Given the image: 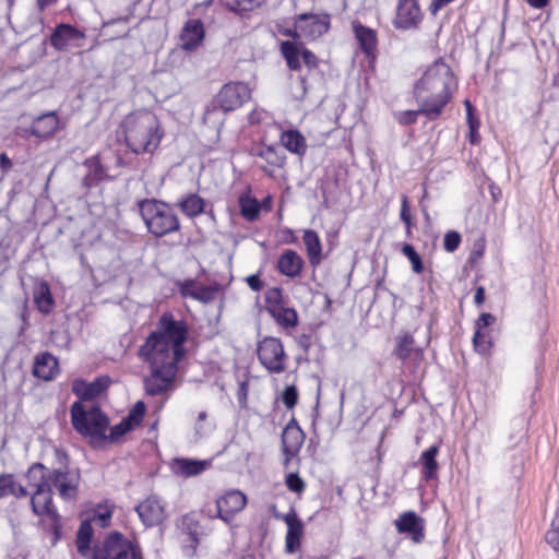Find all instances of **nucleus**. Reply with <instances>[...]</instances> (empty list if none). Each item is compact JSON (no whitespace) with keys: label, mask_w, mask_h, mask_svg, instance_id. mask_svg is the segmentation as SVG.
Here are the masks:
<instances>
[{"label":"nucleus","mask_w":559,"mask_h":559,"mask_svg":"<svg viewBox=\"0 0 559 559\" xmlns=\"http://www.w3.org/2000/svg\"><path fill=\"white\" fill-rule=\"evenodd\" d=\"M145 409L146 407L144 402L138 401L130 409L128 415L122 419L126 420L129 425H131V427L134 429L142 423L145 415Z\"/></svg>","instance_id":"43"},{"label":"nucleus","mask_w":559,"mask_h":559,"mask_svg":"<svg viewBox=\"0 0 559 559\" xmlns=\"http://www.w3.org/2000/svg\"><path fill=\"white\" fill-rule=\"evenodd\" d=\"M71 421L80 435L91 439L93 445L107 440L109 419L99 406L86 411L80 402H74L71 406Z\"/></svg>","instance_id":"8"},{"label":"nucleus","mask_w":559,"mask_h":559,"mask_svg":"<svg viewBox=\"0 0 559 559\" xmlns=\"http://www.w3.org/2000/svg\"><path fill=\"white\" fill-rule=\"evenodd\" d=\"M33 373L45 381L52 380L59 373L57 358L48 352L40 353L35 357Z\"/></svg>","instance_id":"24"},{"label":"nucleus","mask_w":559,"mask_h":559,"mask_svg":"<svg viewBox=\"0 0 559 559\" xmlns=\"http://www.w3.org/2000/svg\"><path fill=\"white\" fill-rule=\"evenodd\" d=\"M396 528L400 533H408L415 543H420L425 537L423 520L413 511L400 516Z\"/></svg>","instance_id":"25"},{"label":"nucleus","mask_w":559,"mask_h":559,"mask_svg":"<svg viewBox=\"0 0 559 559\" xmlns=\"http://www.w3.org/2000/svg\"><path fill=\"white\" fill-rule=\"evenodd\" d=\"M132 430L133 428L131 427V425H129L126 420L121 419L120 423L110 428V432L109 435H107V440L110 442H116L126 433Z\"/></svg>","instance_id":"45"},{"label":"nucleus","mask_w":559,"mask_h":559,"mask_svg":"<svg viewBox=\"0 0 559 559\" xmlns=\"http://www.w3.org/2000/svg\"><path fill=\"white\" fill-rule=\"evenodd\" d=\"M282 145L290 153L304 155L307 144L304 135L298 130H286L281 135Z\"/></svg>","instance_id":"31"},{"label":"nucleus","mask_w":559,"mask_h":559,"mask_svg":"<svg viewBox=\"0 0 559 559\" xmlns=\"http://www.w3.org/2000/svg\"><path fill=\"white\" fill-rule=\"evenodd\" d=\"M495 320L496 318L491 313H481L476 321V330L483 331V329L492 324Z\"/></svg>","instance_id":"58"},{"label":"nucleus","mask_w":559,"mask_h":559,"mask_svg":"<svg viewBox=\"0 0 559 559\" xmlns=\"http://www.w3.org/2000/svg\"><path fill=\"white\" fill-rule=\"evenodd\" d=\"M484 250H485V245H484V242L476 243V245H475L474 250L472 251L471 258H472V259H475V258H480V257H483V254H484Z\"/></svg>","instance_id":"64"},{"label":"nucleus","mask_w":559,"mask_h":559,"mask_svg":"<svg viewBox=\"0 0 559 559\" xmlns=\"http://www.w3.org/2000/svg\"><path fill=\"white\" fill-rule=\"evenodd\" d=\"M545 539L555 551H559V516L552 520L551 527L547 531Z\"/></svg>","instance_id":"44"},{"label":"nucleus","mask_w":559,"mask_h":559,"mask_svg":"<svg viewBox=\"0 0 559 559\" xmlns=\"http://www.w3.org/2000/svg\"><path fill=\"white\" fill-rule=\"evenodd\" d=\"M11 496L15 498H25L28 496V491L23 485L16 483L14 479Z\"/></svg>","instance_id":"60"},{"label":"nucleus","mask_w":559,"mask_h":559,"mask_svg":"<svg viewBox=\"0 0 559 559\" xmlns=\"http://www.w3.org/2000/svg\"><path fill=\"white\" fill-rule=\"evenodd\" d=\"M473 344L475 349L480 354H485L491 346L490 341L487 340L486 333L479 330H476L474 333Z\"/></svg>","instance_id":"50"},{"label":"nucleus","mask_w":559,"mask_h":559,"mask_svg":"<svg viewBox=\"0 0 559 559\" xmlns=\"http://www.w3.org/2000/svg\"><path fill=\"white\" fill-rule=\"evenodd\" d=\"M85 34L76 27L61 23L56 26L50 35V45L59 51H66L69 48H82L84 46Z\"/></svg>","instance_id":"15"},{"label":"nucleus","mask_w":559,"mask_h":559,"mask_svg":"<svg viewBox=\"0 0 559 559\" xmlns=\"http://www.w3.org/2000/svg\"><path fill=\"white\" fill-rule=\"evenodd\" d=\"M276 519H282L287 525L285 536V550L287 554H294L299 550L301 546V537L304 535V523L299 519L294 509L286 514H274Z\"/></svg>","instance_id":"16"},{"label":"nucleus","mask_w":559,"mask_h":559,"mask_svg":"<svg viewBox=\"0 0 559 559\" xmlns=\"http://www.w3.org/2000/svg\"><path fill=\"white\" fill-rule=\"evenodd\" d=\"M260 364L271 373H282L286 369L287 355L280 338L265 336L258 343Z\"/></svg>","instance_id":"10"},{"label":"nucleus","mask_w":559,"mask_h":559,"mask_svg":"<svg viewBox=\"0 0 559 559\" xmlns=\"http://www.w3.org/2000/svg\"><path fill=\"white\" fill-rule=\"evenodd\" d=\"M84 166L88 173L84 178L86 186H92L96 182L114 179L118 176V173L109 174L108 167L104 166L98 155L91 156L84 160Z\"/></svg>","instance_id":"28"},{"label":"nucleus","mask_w":559,"mask_h":559,"mask_svg":"<svg viewBox=\"0 0 559 559\" xmlns=\"http://www.w3.org/2000/svg\"><path fill=\"white\" fill-rule=\"evenodd\" d=\"M484 301H485V288L483 286H479L475 290L474 302L477 306H480L484 304Z\"/></svg>","instance_id":"62"},{"label":"nucleus","mask_w":559,"mask_h":559,"mask_svg":"<svg viewBox=\"0 0 559 559\" xmlns=\"http://www.w3.org/2000/svg\"><path fill=\"white\" fill-rule=\"evenodd\" d=\"M110 379L107 376L96 378L92 382L76 379L72 384L73 393L83 401H92L107 390Z\"/></svg>","instance_id":"18"},{"label":"nucleus","mask_w":559,"mask_h":559,"mask_svg":"<svg viewBox=\"0 0 559 559\" xmlns=\"http://www.w3.org/2000/svg\"><path fill=\"white\" fill-rule=\"evenodd\" d=\"M14 475L1 474L0 475V499L11 496L13 487Z\"/></svg>","instance_id":"52"},{"label":"nucleus","mask_w":559,"mask_h":559,"mask_svg":"<svg viewBox=\"0 0 559 559\" xmlns=\"http://www.w3.org/2000/svg\"><path fill=\"white\" fill-rule=\"evenodd\" d=\"M204 38L203 23L199 19L189 20L180 36L181 48L186 51L195 50Z\"/></svg>","instance_id":"21"},{"label":"nucleus","mask_w":559,"mask_h":559,"mask_svg":"<svg viewBox=\"0 0 559 559\" xmlns=\"http://www.w3.org/2000/svg\"><path fill=\"white\" fill-rule=\"evenodd\" d=\"M423 16L418 0H399L392 23L396 29H416L419 27Z\"/></svg>","instance_id":"14"},{"label":"nucleus","mask_w":559,"mask_h":559,"mask_svg":"<svg viewBox=\"0 0 559 559\" xmlns=\"http://www.w3.org/2000/svg\"><path fill=\"white\" fill-rule=\"evenodd\" d=\"M418 115H425L421 111V106L417 110H405L400 112L399 122L404 126H409L416 122Z\"/></svg>","instance_id":"53"},{"label":"nucleus","mask_w":559,"mask_h":559,"mask_svg":"<svg viewBox=\"0 0 559 559\" xmlns=\"http://www.w3.org/2000/svg\"><path fill=\"white\" fill-rule=\"evenodd\" d=\"M211 462L188 457H175L171 463V471L177 476L192 477L202 474L207 469Z\"/></svg>","instance_id":"23"},{"label":"nucleus","mask_w":559,"mask_h":559,"mask_svg":"<svg viewBox=\"0 0 559 559\" xmlns=\"http://www.w3.org/2000/svg\"><path fill=\"white\" fill-rule=\"evenodd\" d=\"M440 452L438 444L430 445L419 456V464L421 465L420 476L425 481H430L438 478L439 463L437 456Z\"/></svg>","instance_id":"26"},{"label":"nucleus","mask_w":559,"mask_h":559,"mask_svg":"<svg viewBox=\"0 0 559 559\" xmlns=\"http://www.w3.org/2000/svg\"><path fill=\"white\" fill-rule=\"evenodd\" d=\"M247 504V497L240 490H229L215 501L214 511L204 510L206 514L214 519L218 518L229 524L234 520V515L240 512Z\"/></svg>","instance_id":"11"},{"label":"nucleus","mask_w":559,"mask_h":559,"mask_svg":"<svg viewBox=\"0 0 559 559\" xmlns=\"http://www.w3.org/2000/svg\"><path fill=\"white\" fill-rule=\"evenodd\" d=\"M59 127V118L56 111H49L36 117L29 130L25 129L23 136L34 135L46 139L51 136Z\"/></svg>","instance_id":"20"},{"label":"nucleus","mask_w":559,"mask_h":559,"mask_svg":"<svg viewBox=\"0 0 559 559\" xmlns=\"http://www.w3.org/2000/svg\"><path fill=\"white\" fill-rule=\"evenodd\" d=\"M401 221L405 224L406 227V236L411 237L412 235V216L409 213V204L407 195H403L401 200Z\"/></svg>","instance_id":"47"},{"label":"nucleus","mask_w":559,"mask_h":559,"mask_svg":"<svg viewBox=\"0 0 559 559\" xmlns=\"http://www.w3.org/2000/svg\"><path fill=\"white\" fill-rule=\"evenodd\" d=\"M131 550L132 542L115 531L105 538L99 548L94 550L92 559H129Z\"/></svg>","instance_id":"13"},{"label":"nucleus","mask_w":559,"mask_h":559,"mask_svg":"<svg viewBox=\"0 0 559 559\" xmlns=\"http://www.w3.org/2000/svg\"><path fill=\"white\" fill-rule=\"evenodd\" d=\"M331 26V16L328 13H301L298 15V28L301 38L314 41L326 34Z\"/></svg>","instance_id":"12"},{"label":"nucleus","mask_w":559,"mask_h":559,"mask_svg":"<svg viewBox=\"0 0 559 559\" xmlns=\"http://www.w3.org/2000/svg\"><path fill=\"white\" fill-rule=\"evenodd\" d=\"M274 321L284 329H293L298 325V313L294 308L283 305L270 313Z\"/></svg>","instance_id":"35"},{"label":"nucleus","mask_w":559,"mask_h":559,"mask_svg":"<svg viewBox=\"0 0 559 559\" xmlns=\"http://www.w3.org/2000/svg\"><path fill=\"white\" fill-rule=\"evenodd\" d=\"M53 455L55 465L51 468L45 466V480L51 489L57 490L62 500L73 501L79 492L80 473L69 467V456L64 451L55 448Z\"/></svg>","instance_id":"5"},{"label":"nucleus","mask_w":559,"mask_h":559,"mask_svg":"<svg viewBox=\"0 0 559 559\" xmlns=\"http://www.w3.org/2000/svg\"><path fill=\"white\" fill-rule=\"evenodd\" d=\"M37 304L41 312L47 313L50 311V308L53 305V299L48 289L40 294V296L37 298Z\"/></svg>","instance_id":"56"},{"label":"nucleus","mask_w":559,"mask_h":559,"mask_svg":"<svg viewBox=\"0 0 559 559\" xmlns=\"http://www.w3.org/2000/svg\"><path fill=\"white\" fill-rule=\"evenodd\" d=\"M281 52L285 58L287 66L290 70H299L301 64L299 57H301V51L295 41L285 40L281 44Z\"/></svg>","instance_id":"36"},{"label":"nucleus","mask_w":559,"mask_h":559,"mask_svg":"<svg viewBox=\"0 0 559 559\" xmlns=\"http://www.w3.org/2000/svg\"><path fill=\"white\" fill-rule=\"evenodd\" d=\"M93 538V527L90 519L83 520L79 526L76 533V548L78 551L83 556H87L91 549V543Z\"/></svg>","instance_id":"34"},{"label":"nucleus","mask_w":559,"mask_h":559,"mask_svg":"<svg viewBox=\"0 0 559 559\" xmlns=\"http://www.w3.org/2000/svg\"><path fill=\"white\" fill-rule=\"evenodd\" d=\"M304 266L302 258L294 250H285L277 260L278 272L287 277L295 278L300 275Z\"/></svg>","instance_id":"27"},{"label":"nucleus","mask_w":559,"mask_h":559,"mask_svg":"<svg viewBox=\"0 0 559 559\" xmlns=\"http://www.w3.org/2000/svg\"><path fill=\"white\" fill-rule=\"evenodd\" d=\"M26 478L29 486L35 487L34 493L31 496V506L34 514L38 516H48L53 525L60 521V515L52 501V489L45 480V465L34 463L29 466Z\"/></svg>","instance_id":"7"},{"label":"nucleus","mask_w":559,"mask_h":559,"mask_svg":"<svg viewBox=\"0 0 559 559\" xmlns=\"http://www.w3.org/2000/svg\"><path fill=\"white\" fill-rule=\"evenodd\" d=\"M11 167H12L11 159L8 157V155L5 153H2L0 155V168L3 169V170H8Z\"/></svg>","instance_id":"63"},{"label":"nucleus","mask_w":559,"mask_h":559,"mask_svg":"<svg viewBox=\"0 0 559 559\" xmlns=\"http://www.w3.org/2000/svg\"><path fill=\"white\" fill-rule=\"evenodd\" d=\"M302 240L306 247L309 263L317 266L322 260V245L318 233L313 229L304 231Z\"/></svg>","instance_id":"29"},{"label":"nucleus","mask_w":559,"mask_h":559,"mask_svg":"<svg viewBox=\"0 0 559 559\" xmlns=\"http://www.w3.org/2000/svg\"><path fill=\"white\" fill-rule=\"evenodd\" d=\"M111 516L112 511L107 508L103 509L99 504L90 520L91 522L93 521L98 523L100 527H107L110 524Z\"/></svg>","instance_id":"46"},{"label":"nucleus","mask_w":559,"mask_h":559,"mask_svg":"<svg viewBox=\"0 0 559 559\" xmlns=\"http://www.w3.org/2000/svg\"><path fill=\"white\" fill-rule=\"evenodd\" d=\"M175 285L182 298H191L194 300L201 283L194 278H187L176 281Z\"/></svg>","instance_id":"39"},{"label":"nucleus","mask_w":559,"mask_h":559,"mask_svg":"<svg viewBox=\"0 0 559 559\" xmlns=\"http://www.w3.org/2000/svg\"><path fill=\"white\" fill-rule=\"evenodd\" d=\"M415 338L409 332H403L395 337V347L392 354L401 361H406L413 352L419 353L414 347Z\"/></svg>","instance_id":"32"},{"label":"nucleus","mask_w":559,"mask_h":559,"mask_svg":"<svg viewBox=\"0 0 559 559\" xmlns=\"http://www.w3.org/2000/svg\"><path fill=\"white\" fill-rule=\"evenodd\" d=\"M461 235L455 230H450L444 235L443 248L447 252H454L461 243Z\"/></svg>","instance_id":"49"},{"label":"nucleus","mask_w":559,"mask_h":559,"mask_svg":"<svg viewBox=\"0 0 559 559\" xmlns=\"http://www.w3.org/2000/svg\"><path fill=\"white\" fill-rule=\"evenodd\" d=\"M239 207L242 217L249 222L258 218L261 209L258 200L248 195L239 198Z\"/></svg>","instance_id":"37"},{"label":"nucleus","mask_w":559,"mask_h":559,"mask_svg":"<svg viewBox=\"0 0 559 559\" xmlns=\"http://www.w3.org/2000/svg\"><path fill=\"white\" fill-rule=\"evenodd\" d=\"M251 97V90L243 82H229L224 84L215 97L206 105L203 119L213 121L216 114L236 110Z\"/></svg>","instance_id":"9"},{"label":"nucleus","mask_w":559,"mask_h":559,"mask_svg":"<svg viewBox=\"0 0 559 559\" xmlns=\"http://www.w3.org/2000/svg\"><path fill=\"white\" fill-rule=\"evenodd\" d=\"M285 484L290 491L296 493H301L306 488L305 481L297 473H289L286 476Z\"/></svg>","instance_id":"48"},{"label":"nucleus","mask_w":559,"mask_h":559,"mask_svg":"<svg viewBox=\"0 0 559 559\" xmlns=\"http://www.w3.org/2000/svg\"><path fill=\"white\" fill-rule=\"evenodd\" d=\"M139 518L146 527L160 524L165 519V509L156 497H147L135 508Z\"/></svg>","instance_id":"17"},{"label":"nucleus","mask_w":559,"mask_h":559,"mask_svg":"<svg viewBox=\"0 0 559 559\" xmlns=\"http://www.w3.org/2000/svg\"><path fill=\"white\" fill-rule=\"evenodd\" d=\"M352 27L361 51L367 58L372 57L378 45L377 32L373 28L362 25L359 21H354Z\"/></svg>","instance_id":"22"},{"label":"nucleus","mask_w":559,"mask_h":559,"mask_svg":"<svg viewBox=\"0 0 559 559\" xmlns=\"http://www.w3.org/2000/svg\"><path fill=\"white\" fill-rule=\"evenodd\" d=\"M282 401L288 409L295 407L298 402V391L295 385H288L284 389Z\"/></svg>","instance_id":"51"},{"label":"nucleus","mask_w":559,"mask_h":559,"mask_svg":"<svg viewBox=\"0 0 559 559\" xmlns=\"http://www.w3.org/2000/svg\"><path fill=\"white\" fill-rule=\"evenodd\" d=\"M401 251L409 260L413 272L419 274L424 271L421 257L417 253L412 243H404Z\"/></svg>","instance_id":"41"},{"label":"nucleus","mask_w":559,"mask_h":559,"mask_svg":"<svg viewBox=\"0 0 559 559\" xmlns=\"http://www.w3.org/2000/svg\"><path fill=\"white\" fill-rule=\"evenodd\" d=\"M464 105L466 108V120H467L468 129L479 128L480 122H479L478 118L475 116V109H474L472 103L468 99H465Z\"/></svg>","instance_id":"55"},{"label":"nucleus","mask_w":559,"mask_h":559,"mask_svg":"<svg viewBox=\"0 0 559 559\" xmlns=\"http://www.w3.org/2000/svg\"><path fill=\"white\" fill-rule=\"evenodd\" d=\"M456 87L457 81L451 67L439 58L425 70L415 83L413 93L425 116L435 120L450 103Z\"/></svg>","instance_id":"1"},{"label":"nucleus","mask_w":559,"mask_h":559,"mask_svg":"<svg viewBox=\"0 0 559 559\" xmlns=\"http://www.w3.org/2000/svg\"><path fill=\"white\" fill-rule=\"evenodd\" d=\"M246 283L253 292H260L263 288V282L259 274H251L246 277Z\"/></svg>","instance_id":"59"},{"label":"nucleus","mask_w":559,"mask_h":559,"mask_svg":"<svg viewBox=\"0 0 559 559\" xmlns=\"http://www.w3.org/2000/svg\"><path fill=\"white\" fill-rule=\"evenodd\" d=\"M255 155L264 159L272 167L282 168L286 164L285 154L275 145L262 146L255 152Z\"/></svg>","instance_id":"33"},{"label":"nucleus","mask_w":559,"mask_h":559,"mask_svg":"<svg viewBox=\"0 0 559 559\" xmlns=\"http://www.w3.org/2000/svg\"><path fill=\"white\" fill-rule=\"evenodd\" d=\"M257 4H259L257 0H231L228 2L230 10L236 12L251 10Z\"/></svg>","instance_id":"54"},{"label":"nucleus","mask_w":559,"mask_h":559,"mask_svg":"<svg viewBox=\"0 0 559 559\" xmlns=\"http://www.w3.org/2000/svg\"><path fill=\"white\" fill-rule=\"evenodd\" d=\"M138 206L147 231L155 237H164L180 229L178 215L168 203L144 199L138 202Z\"/></svg>","instance_id":"4"},{"label":"nucleus","mask_w":559,"mask_h":559,"mask_svg":"<svg viewBox=\"0 0 559 559\" xmlns=\"http://www.w3.org/2000/svg\"><path fill=\"white\" fill-rule=\"evenodd\" d=\"M188 338V325L182 320H176L170 312L162 314L155 331L150 333L139 350L143 354L158 355L180 361L185 354V343Z\"/></svg>","instance_id":"2"},{"label":"nucleus","mask_w":559,"mask_h":559,"mask_svg":"<svg viewBox=\"0 0 559 559\" xmlns=\"http://www.w3.org/2000/svg\"><path fill=\"white\" fill-rule=\"evenodd\" d=\"M182 525L185 532L190 536L191 540V549L192 551H195L198 545H199V537H198V522L194 520V518L191 514H186L182 518Z\"/></svg>","instance_id":"42"},{"label":"nucleus","mask_w":559,"mask_h":559,"mask_svg":"<svg viewBox=\"0 0 559 559\" xmlns=\"http://www.w3.org/2000/svg\"><path fill=\"white\" fill-rule=\"evenodd\" d=\"M305 440V433L297 424L296 419L293 418L285 427L282 433V447L286 459L295 456Z\"/></svg>","instance_id":"19"},{"label":"nucleus","mask_w":559,"mask_h":559,"mask_svg":"<svg viewBox=\"0 0 559 559\" xmlns=\"http://www.w3.org/2000/svg\"><path fill=\"white\" fill-rule=\"evenodd\" d=\"M120 128L126 145L138 155L153 153L164 136L157 116L148 110L127 115Z\"/></svg>","instance_id":"3"},{"label":"nucleus","mask_w":559,"mask_h":559,"mask_svg":"<svg viewBox=\"0 0 559 559\" xmlns=\"http://www.w3.org/2000/svg\"><path fill=\"white\" fill-rule=\"evenodd\" d=\"M138 356L150 367V374L144 378L146 394L156 396L167 392L175 381L178 361L141 350H138Z\"/></svg>","instance_id":"6"},{"label":"nucleus","mask_w":559,"mask_h":559,"mask_svg":"<svg viewBox=\"0 0 559 559\" xmlns=\"http://www.w3.org/2000/svg\"><path fill=\"white\" fill-rule=\"evenodd\" d=\"M301 58H302V61L309 68V69H312V68H316L317 64H318V58L317 56L310 51L309 49L307 48H304L301 50Z\"/></svg>","instance_id":"57"},{"label":"nucleus","mask_w":559,"mask_h":559,"mask_svg":"<svg viewBox=\"0 0 559 559\" xmlns=\"http://www.w3.org/2000/svg\"><path fill=\"white\" fill-rule=\"evenodd\" d=\"M222 290V285L216 282L210 285L201 284L194 300L203 305L212 304L218 297Z\"/></svg>","instance_id":"38"},{"label":"nucleus","mask_w":559,"mask_h":559,"mask_svg":"<svg viewBox=\"0 0 559 559\" xmlns=\"http://www.w3.org/2000/svg\"><path fill=\"white\" fill-rule=\"evenodd\" d=\"M177 206L185 215L193 218L204 213L205 201L197 193H189L177 202Z\"/></svg>","instance_id":"30"},{"label":"nucleus","mask_w":559,"mask_h":559,"mask_svg":"<svg viewBox=\"0 0 559 559\" xmlns=\"http://www.w3.org/2000/svg\"><path fill=\"white\" fill-rule=\"evenodd\" d=\"M281 33L284 36H287V37H290L294 39L301 38V35L299 34V28H298V15L295 19L294 27L285 28Z\"/></svg>","instance_id":"61"},{"label":"nucleus","mask_w":559,"mask_h":559,"mask_svg":"<svg viewBox=\"0 0 559 559\" xmlns=\"http://www.w3.org/2000/svg\"><path fill=\"white\" fill-rule=\"evenodd\" d=\"M264 301L265 309L269 314L285 305L282 289L280 287H272L267 289L264 295Z\"/></svg>","instance_id":"40"}]
</instances>
